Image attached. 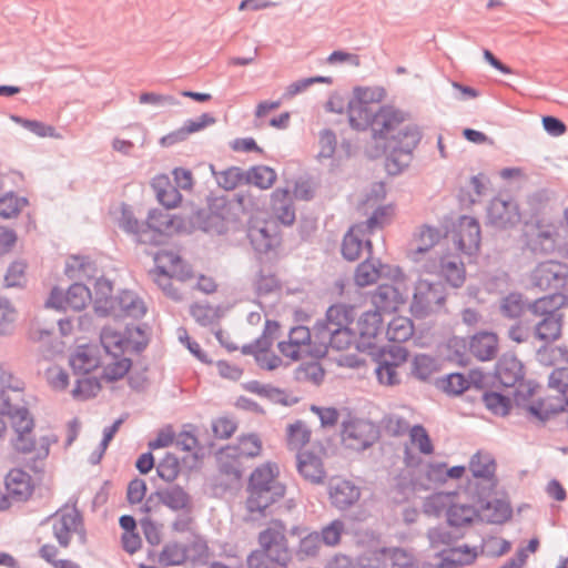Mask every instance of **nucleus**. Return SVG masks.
I'll return each mask as SVG.
<instances>
[{
    "label": "nucleus",
    "instance_id": "f257e3e1",
    "mask_svg": "<svg viewBox=\"0 0 568 568\" xmlns=\"http://www.w3.org/2000/svg\"><path fill=\"white\" fill-rule=\"evenodd\" d=\"M382 87H355L347 104L348 122L356 131L372 130V136L382 145L368 150L369 158L386 154L385 169L389 175H397L406 169L418 146L423 133L418 125L405 124L406 114L392 105H378L385 97Z\"/></svg>",
    "mask_w": 568,
    "mask_h": 568
},
{
    "label": "nucleus",
    "instance_id": "f03ea898",
    "mask_svg": "<svg viewBox=\"0 0 568 568\" xmlns=\"http://www.w3.org/2000/svg\"><path fill=\"white\" fill-rule=\"evenodd\" d=\"M18 390V386L12 388L14 396L9 390L0 392V413L6 415L16 434L10 440L11 446L16 453L22 455L36 452L34 462L43 460L49 456L50 445L55 443L57 438L42 436L37 446L33 436L34 418Z\"/></svg>",
    "mask_w": 568,
    "mask_h": 568
},
{
    "label": "nucleus",
    "instance_id": "7ed1b4c3",
    "mask_svg": "<svg viewBox=\"0 0 568 568\" xmlns=\"http://www.w3.org/2000/svg\"><path fill=\"white\" fill-rule=\"evenodd\" d=\"M286 526L280 519L271 521V526L258 534L260 549L253 550L247 557L250 568H280L286 565L290 554L285 536Z\"/></svg>",
    "mask_w": 568,
    "mask_h": 568
},
{
    "label": "nucleus",
    "instance_id": "20e7f679",
    "mask_svg": "<svg viewBox=\"0 0 568 568\" xmlns=\"http://www.w3.org/2000/svg\"><path fill=\"white\" fill-rule=\"evenodd\" d=\"M232 207L233 203L225 195L207 196L206 207L192 209L187 220L195 229L222 235L229 231V224L236 220Z\"/></svg>",
    "mask_w": 568,
    "mask_h": 568
},
{
    "label": "nucleus",
    "instance_id": "39448f33",
    "mask_svg": "<svg viewBox=\"0 0 568 568\" xmlns=\"http://www.w3.org/2000/svg\"><path fill=\"white\" fill-rule=\"evenodd\" d=\"M445 302L446 291L442 282L419 280L415 284L409 310L416 318H425L432 313L440 311Z\"/></svg>",
    "mask_w": 568,
    "mask_h": 568
},
{
    "label": "nucleus",
    "instance_id": "423d86ee",
    "mask_svg": "<svg viewBox=\"0 0 568 568\" xmlns=\"http://www.w3.org/2000/svg\"><path fill=\"white\" fill-rule=\"evenodd\" d=\"M355 338L356 333L352 326L329 328L325 325H314L315 346L310 349V356L320 359L326 356L328 348L347 349Z\"/></svg>",
    "mask_w": 568,
    "mask_h": 568
},
{
    "label": "nucleus",
    "instance_id": "0eeeda50",
    "mask_svg": "<svg viewBox=\"0 0 568 568\" xmlns=\"http://www.w3.org/2000/svg\"><path fill=\"white\" fill-rule=\"evenodd\" d=\"M530 280L541 291L565 293L568 285V264L554 260L540 262L532 270Z\"/></svg>",
    "mask_w": 568,
    "mask_h": 568
},
{
    "label": "nucleus",
    "instance_id": "6e6552de",
    "mask_svg": "<svg viewBox=\"0 0 568 568\" xmlns=\"http://www.w3.org/2000/svg\"><path fill=\"white\" fill-rule=\"evenodd\" d=\"M367 257L357 265L354 273V282L359 287H365L376 283L379 278L397 280L403 274L398 266L383 264L379 258L372 256V242L365 240Z\"/></svg>",
    "mask_w": 568,
    "mask_h": 568
},
{
    "label": "nucleus",
    "instance_id": "1a4fd4ad",
    "mask_svg": "<svg viewBox=\"0 0 568 568\" xmlns=\"http://www.w3.org/2000/svg\"><path fill=\"white\" fill-rule=\"evenodd\" d=\"M342 439L347 448L362 452L378 439V432L369 422L351 420L343 424Z\"/></svg>",
    "mask_w": 568,
    "mask_h": 568
},
{
    "label": "nucleus",
    "instance_id": "9d476101",
    "mask_svg": "<svg viewBox=\"0 0 568 568\" xmlns=\"http://www.w3.org/2000/svg\"><path fill=\"white\" fill-rule=\"evenodd\" d=\"M243 463L229 449H221L219 475L214 479V487L222 491L232 490L241 485Z\"/></svg>",
    "mask_w": 568,
    "mask_h": 568
},
{
    "label": "nucleus",
    "instance_id": "9b49d317",
    "mask_svg": "<svg viewBox=\"0 0 568 568\" xmlns=\"http://www.w3.org/2000/svg\"><path fill=\"white\" fill-rule=\"evenodd\" d=\"M538 318L539 321L532 325V334L535 338L544 343L537 351V357L539 362L546 363L545 356L548 353V345L561 337L564 315L539 316Z\"/></svg>",
    "mask_w": 568,
    "mask_h": 568
},
{
    "label": "nucleus",
    "instance_id": "f8f14e48",
    "mask_svg": "<svg viewBox=\"0 0 568 568\" xmlns=\"http://www.w3.org/2000/svg\"><path fill=\"white\" fill-rule=\"evenodd\" d=\"M171 224L172 220L168 213L161 210H151L144 221V226L134 236V240L139 244L161 245L164 242V229Z\"/></svg>",
    "mask_w": 568,
    "mask_h": 568
},
{
    "label": "nucleus",
    "instance_id": "ddd939ff",
    "mask_svg": "<svg viewBox=\"0 0 568 568\" xmlns=\"http://www.w3.org/2000/svg\"><path fill=\"white\" fill-rule=\"evenodd\" d=\"M453 239L460 252L467 255L476 254L479 251L481 241L479 222L473 216H462Z\"/></svg>",
    "mask_w": 568,
    "mask_h": 568
},
{
    "label": "nucleus",
    "instance_id": "4468645a",
    "mask_svg": "<svg viewBox=\"0 0 568 568\" xmlns=\"http://www.w3.org/2000/svg\"><path fill=\"white\" fill-rule=\"evenodd\" d=\"M315 346L314 329L298 325L292 327L288 333V341H282L277 344L278 351L285 357L294 361L301 358L302 353L310 355V349Z\"/></svg>",
    "mask_w": 568,
    "mask_h": 568
},
{
    "label": "nucleus",
    "instance_id": "2eb2a0df",
    "mask_svg": "<svg viewBox=\"0 0 568 568\" xmlns=\"http://www.w3.org/2000/svg\"><path fill=\"white\" fill-rule=\"evenodd\" d=\"M518 205L514 201L494 199L487 210L489 224L496 229L506 230L516 226L520 222Z\"/></svg>",
    "mask_w": 568,
    "mask_h": 568
},
{
    "label": "nucleus",
    "instance_id": "dca6fc26",
    "mask_svg": "<svg viewBox=\"0 0 568 568\" xmlns=\"http://www.w3.org/2000/svg\"><path fill=\"white\" fill-rule=\"evenodd\" d=\"M254 251L258 254H268L282 244V236L275 223H263V225L251 226L247 232Z\"/></svg>",
    "mask_w": 568,
    "mask_h": 568
},
{
    "label": "nucleus",
    "instance_id": "f3484780",
    "mask_svg": "<svg viewBox=\"0 0 568 568\" xmlns=\"http://www.w3.org/2000/svg\"><path fill=\"white\" fill-rule=\"evenodd\" d=\"M4 485L7 497L16 503L27 501L34 490L31 476L20 468H13L7 474Z\"/></svg>",
    "mask_w": 568,
    "mask_h": 568
},
{
    "label": "nucleus",
    "instance_id": "a211bd4d",
    "mask_svg": "<svg viewBox=\"0 0 568 568\" xmlns=\"http://www.w3.org/2000/svg\"><path fill=\"white\" fill-rule=\"evenodd\" d=\"M495 377L504 387H515L525 377V367L514 354H504L495 365Z\"/></svg>",
    "mask_w": 568,
    "mask_h": 568
},
{
    "label": "nucleus",
    "instance_id": "6ab92c4d",
    "mask_svg": "<svg viewBox=\"0 0 568 568\" xmlns=\"http://www.w3.org/2000/svg\"><path fill=\"white\" fill-rule=\"evenodd\" d=\"M483 375L478 372H473L467 378L462 373H450L446 376L437 378L435 384L438 388L449 395H460L465 390L469 389L471 385L475 388L483 390L484 385L481 384Z\"/></svg>",
    "mask_w": 568,
    "mask_h": 568
},
{
    "label": "nucleus",
    "instance_id": "aec40b11",
    "mask_svg": "<svg viewBox=\"0 0 568 568\" xmlns=\"http://www.w3.org/2000/svg\"><path fill=\"white\" fill-rule=\"evenodd\" d=\"M112 306L113 308L109 316H113L114 318H140L146 312L143 301L135 293L128 290H124L118 296H114Z\"/></svg>",
    "mask_w": 568,
    "mask_h": 568
},
{
    "label": "nucleus",
    "instance_id": "412c9836",
    "mask_svg": "<svg viewBox=\"0 0 568 568\" xmlns=\"http://www.w3.org/2000/svg\"><path fill=\"white\" fill-rule=\"evenodd\" d=\"M329 500L333 507L347 510L361 498V489L351 480L342 479L329 485Z\"/></svg>",
    "mask_w": 568,
    "mask_h": 568
},
{
    "label": "nucleus",
    "instance_id": "4be33fe9",
    "mask_svg": "<svg viewBox=\"0 0 568 568\" xmlns=\"http://www.w3.org/2000/svg\"><path fill=\"white\" fill-rule=\"evenodd\" d=\"M298 474L314 485L324 483L326 471L320 456L310 450H300L296 454Z\"/></svg>",
    "mask_w": 568,
    "mask_h": 568
},
{
    "label": "nucleus",
    "instance_id": "5701e85b",
    "mask_svg": "<svg viewBox=\"0 0 568 568\" xmlns=\"http://www.w3.org/2000/svg\"><path fill=\"white\" fill-rule=\"evenodd\" d=\"M273 469L270 465H263L257 467L250 476L247 484V504L254 505L256 508L258 507L260 500L262 497V493H265L267 488H271L273 483H277Z\"/></svg>",
    "mask_w": 568,
    "mask_h": 568
},
{
    "label": "nucleus",
    "instance_id": "b1692460",
    "mask_svg": "<svg viewBox=\"0 0 568 568\" xmlns=\"http://www.w3.org/2000/svg\"><path fill=\"white\" fill-rule=\"evenodd\" d=\"M54 523L52 526L53 535L58 540L59 545L67 548L71 541V535L79 525H82L81 513L73 508L70 511L62 513L61 515H54Z\"/></svg>",
    "mask_w": 568,
    "mask_h": 568
},
{
    "label": "nucleus",
    "instance_id": "393cba45",
    "mask_svg": "<svg viewBox=\"0 0 568 568\" xmlns=\"http://www.w3.org/2000/svg\"><path fill=\"white\" fill-rule=\"evenodd\" d=\"M383 329V318L379 311L364 312L357 323L355 333L358 335L359 343L365 347L373 346V341Z\"/></svg>",
    "mask_w": 568,
    "mask_h": 568
},
{
    "label": "nucleus",
    "instance_id": "a878e982",
    "mask_svg": "<svg viewBox=\"0 0 568 568\" xmlns=\"http://www.w3.org/2000/svg\"><path fill=\"white\" fill-rule=\"evenodd\" d=\"M286 488L285 486L277 481L273 483L271 488H267L265 493H262V497L258 498V507L256 508L254 505L247 504V500L245 501V507L248 514L250 520H260L262 518H265L268 515L267 509L275 503H277L280 499H282L285 495Z\"/></svg>",
    "mask_w": 568,
    "mask_h": 568
},
{
    "label": "nucleus",
    "instance_id": "bb28decb",
    "mask_svg": "<svg viewBox=\"0 0 568 568\" xmlns=\"http://www.w3.org/2000/svg\"><path fill=\"white\" fill-rule=\"evenodd\" d=\"M158 501L173 511L192 509V498L190 494L180 485H173L165 489L155 491Z\"/></svg>",
    "mask_w": 568,
    "mask_h": 568
},
{
    "label": "nucleus",
    "instance_id": "cd10ccee",
    "mask_svg": "<svg viewBox=\"0 0 568 568\" xmlns=\"http://www.w3.org/2000/svg\"><path fill=\"white\" fill-rule=\"evenodd\" d=\"M567 296L565 293L561 292H550L548 295L541 296L534 301L529 300L530 315L532 317L564 315L560 312V308L565 306Z\"/></svg>",
    "mask_w": 568,
    "mask_h": 568
},
{
    "label": "nucleus",
    "instance_id": "c85d7f7f",
    "mask_svg": "<svg viewBox=\"0 0 568 568\" xmlns=\"http://www.w3.org/2000/svg\"><path fill=\"white\" fill-rule=\"evenodd\" d=\"M469 352L479 361H490L498 352V336L491 332L475 334L469 342Z\"/></svg>",
    "mask_w": 568,
    "mask_h": 568
},
{
    "label": "nucleus",
    "instance_id": "c756f323",
    "mask_svg": "<svg viewBox=\"0 0 568 568\" xmlns=\"http://www.w3.org/2000/svg\"><path fill=\"white\" fill-rule=\"evenodd\" d=\"M372 301L376 308L384 312H393L406 302V297L403 296L399 288L395 285L379 284L372 296Z\"/></svg>",
    "mask_w": 568,
    "mask_h": 568
},
{
    "label": "nucleus",
    "instance_id": "7c9ffc66",
    "mask_svg": "<svg viewBox=\"0 0 568 568\" xmlns=\"http://www.w3.org/2000/svg\"><path fill=\"white\" fill-rule=\"evenodd\" d=\"M439 275L454 288H459L466 280L464 263L458 256H443L439 260Z\"/></svg>",
    "mask_w": 568,
    "mask_h": 568
},
{
    "label": "nucleus",
    "instance_id": "2f4dec72",
    "mask_svg": "<svg viewBox=\"0 0 568 568\" xmlns=\"http://www.w3.org/2000/svg\"><path fill=\"white\" fill-rule=\"evenodd\" d=\"M271 206L282 224L290 226L295 222V209L287 189H276L272 193Z\"/></svg>",
    "mask_w": 568,
    "mask_h": 568
},
{
    "label": "nucleus",
    "instance_id": "473e14b6",
    "mask_svg": "<svg viewBox=\"0 0 568 568\" xmlns=\"http://www.w3.org/2000/svg\"><path fill=\"white\" fill-rule=\"evenodd\" d=\"M355 318V307L346 304H335L327 308L325 318L315 325H325L329 328L352 326Z\"/></svg>",
    "mask_w": 568,
    "mask_h": 568
},
{
    "label": "nucleus",
    "instance_id": "72a5a7b5",
    "mask_svg": "<svg viewBox=\"0 0 568 568\" xmlns=\"http://www.w3.org/2000/svg\"><path fill=\"white\" fill-rule=\"evenodd\" d=\"M499 311L503 317L519 320L526 312L530 314L529 300L519 292H510L500 300Z\"/></svg>",
    "mask_w": 568,
    "mask_h": 568
},
{
    "label": "nucleus",
    "instance_id": "f704fd0d",
    "mask_svg": "<svg viewBox=\"0 0 568 568\" xmlns=\"http://www.w3.org/2000/svg\"><path fill=\"white\" fill-rule=\"evenodd\" d=\"M245 389L267 398L272 403L291 406L298 402L296 397H290L287 393L270 384H261L258 381H251L245 384Z\"/></svg>",
    "mask_w": 568,
    "mask_h": 568
},
{
    "label": "nucleus",
    "instance_id": "c9c22d12",
    "mask_svg": "<svg viewBox=\"0 0 568 568\" xmlns=\"http://www.w3.org/2000/svg\"><path fill=\"white\" fill-rule=\"evenodd\" d=\"M363 226H352L343 237L341 252L345 260L356 261L359 258L365 241L363 240Z\"/></svg>",
    "mask_w": 568,
    "mask_h": 568
},
{
    "label": "nucleus",
    "instance_id": "e433bc0d",
    "mask_svg": "<svg viewBox=\"0 0 568 568\" xmlns=\"http://www.w3.org/2000/svg\"><path fill=\"white\" fill-rule=\"evenodd\" d=\"M112 282L99 278L94 284V311L99 316H109L114 300Z\"/></svg>",
    "mask_w": 568,
    "mask_h": 568
},
{
    "label": "nucleus",
    "instance_id": "4c0bfd02",
    "mask_svg": "<svg viewBox=\"0 0 568 568\" xmlns=\"http://www.w3.org/2000/svg\"><path fill=\"white\" fill-rule=\"evenodd\" d=\"M152 187L156 193L158 201L166 209H172L181 201V194L168 176L159 175L153 179Z\"/></svg>",
    "mask_w": 568,
    "mask_h": 568
},
{
    "label": "nucleus",
    "instance_id": "58836bf2",
    "mask_svg": "<svg viewBox=\"0 0 568 568\" xmlns=\"http://www.w3.org/2000/svg\"><path fill=\"white\" fill-rule=\"evenodd\" d=\"M478 515V510L468 504L452 503L446 510L447 523L455 528L470 525Z\"/></svg>",
    "mask_w": 568,
    "mask_h": 568
},
{
    "label": "nucleus",
    "instance_id": "ea45409f",
    "mask_svg": "<svg viewBox=\"0 0 568 568\" xmlns=\"http://www.w3.org/2000/svg\"><path fill=\"white\" fill-rule=\"evenodd\" d=\"M439 240V232L435 227L423 225L417 233H415L413 241L409 244V251L415 260L419 254L428 252Z\"/></svg>",
    "mask_w": 568,
    "mask_h": 568
},
{
    "label": "nucleus",
    "instance_id": "a19ab883",
    "mask_svg": "<svg viewBox=\"0 0 568 568\" xmlns=\"http://www.w3.org/2000/svg\"><path fill=\"white\" fill-rule=\"evenodd\" d=\"M131 337L124 334L103 329L101 333V344L105 352L113 358L123 356L129 351Z\"/></svg>",
    "mask_w": 568,
    "mask_h": 568
},
{
    "label": "nucleus",
    "instance_id": "79ce46f5",
    "mask_svg": "<svg viewBox=\"0 0 568 568\" xmlns=\"http://www.w3.org/2000/svg\"><path fill=\"white\" fill-rule=\"evenodd\" d=\"M99 358L92 353L88 345H81L70 358V365L75 375H88L99 366Z\"/></svg>",
    "mask_w": 568,
    "mask_h": 568
},
{
    "label": "nucleus",
    "instance_id": "37998d69",
    "mask_svg": "<svg viewBox=\"0 0 568 568\" xmlns=\"http://www.w3.org/2000/svg\"><path fill=\"white\" fill-rule=\"evenodd\" d=\"M225 448L242 460L243 458L258 456L262 450V443L257 435L248 434L240 436L236 445L226 446Z\"/></svg>",
    "mask_w": 568,
    "mask_h": 568
},
{
    "label": "nucleus",
    "instance_id": "c03bdc74",
    "mask_svg": "<svg viewBox=\"0 0 568 568\" xmlns=\"http://www.w3.org/2000/svg\"><path fill=\"white\" fill-rule=\"evenodd\" d=\"M276 179L277 174L274 169L267 165H256L245 171L244 182L267 190L273 186Z\"/></svg>",
    "mask_w": 568,
    "mask_h": 568
},
{
    "label": "nucleus",
    "instance_id": "a18cd8bd",
    "mask_svg": "<svg viewBox=\"0 0 568 568\" xmlns=\"http://www.w3.org/2000/svg\"><path fill=\"white\" fill-rule=\"evenodd\" d=\"M439 362L427 354H417L413 361L412 374L419 381L427 382L430 377L439 372Z\"/></svg>",
    "mask_w": 568,
    "mask_h": 568
},
{
    "label": "nucleus",
    "instance_id": "49530a36",
    "mask_svg": "<svg viewBox=\"0 0 568 568\" xmlns=\"http://www.w3.org/2000/svg\"><path fill=\"white\" fill-rule=\"evenodd\" d=\"M414 334L413 322L408 317L398 316L393 318L386 331L390 342L400 344L408 341Z\"/></svg>",
    "mask_w": 568,
    "mask_h": 568
},
{
    "label": "nucleus",
    "instance_id": "de8ad7c7",
    "mask_svg": "<svg viewBox=\"0 0 568 568\" xmlns=\"http://www.w3.org/2000/svg\"><path fill=\"white\" fill-rule=\"evenodd\" d=\"M481 400L485 407L494 415L506 416L511 409L510 398L499 392L484 390L481 393Z\"/></svg>",
    "mask_w": 568,
    "mask_h": 568
},
{
    "label": "nucleus",
    "instance_id": "09e8293b",
    "mask_svg": "<svg viewBox=\"0 0 568 568\" xmlns=\"http://www.w3.org/2000/svg\"><path fill=\"white\" fill-rule=\"evenodd\" d=\"M325 371L322 365L316 361L302 363L294 371V378L298 383H312L320 385L324 379Z\"/></svg>",
    "mask_w": 568,
    "mask_h": 568
},
{
    "label": "nucleus",
    "instance_id": "8fccbe9b",
    "mask_svg": "<svg viewBox=\"0 0 568 568\" xmlns=\"http://www.w3.org/2000/svg\"><path fill=\"white\" fill-rule=\"evenodd\" d=\"M469 469L475 478L491 479L495 475L496 464L490 455L476 453L470 459Z\"/></svg>",
    "mask_w": 568,
    "mask_h": 568
},
{
    "label": "nucleus",
    "instance_id": "3c124183",
    "mask_svg": "<svg viewBox=\"0 0 568 568\" xmlns=\"http://www.w3.org/2000/svg\"><path fill=\"white\" fill-rule=\"evenodd\" d=\"M149 274L168 297L175 302L182 301V294L174 287L172 277L164 266L158 265L154 270H151Z\"/></svg>",
    "mask_w": 568,
    "mask_h": 568
},
{
    "label": "nucleus",
    "instance_id": "603ef678",
    "mask_svg": "<svg viewBox=\"0 0 568 568\" xmlns=\"http://www.w3.org/2000/svg\"><path fill=\"white\" fill-rule=\"evenodd\" d=\"M91 298L90 290L82 283H73L65 292L67 306L73 311H81Z\"/></svg>",
    "mask_w": 568,
    "mask_h": 568
},
{
    "label": "nucleus",
    "instance_id": "864d4df0",
    "mask_svg": "<svg viewBox=\"0 0 568 568\" xmlns=\"http://www.w3.org/2000/svg\"><path fill=\"white\" fill-rule=\"evenodd\" d=\"M287 445L292 449H301L311 438V430L302 420L290 424L286 428Z\"/></svg>",
    "mask_w": 568,
    "mask_h": 568
},
{
    "label": "nucleus",
    "instance_id": "5fc2aeb1",
    "mask_svg": "<svg viewBox=\"0 0 568 568\" xmlns=\"http://www.w3.org/2000/svg\"><path fill=\"white\" fill-rule=\"evenodd\" d=\"M484 508L490 511L487 516V520L490 524L501 525L508 521L513 516L511 506L503 499L496 498L493 501H487Z\"/></svg>",
    "mask_w": 568,
    "mask_h": 568
},
{
    "label": "nucleus",
    "instance_id": "6e6d98bb",
    "mask_svg": "<svg viewBox=\"0 0 568 568\" xmlns=\"http://www.w3.org/2000/svg\"><path fill=\"white\" fill-rule=\"evenodd\" d=\"M212 168V172L216 178V181L221 187H223L226 191L234 190L241 183L244 182L245 179V171H243L241 168L237 166H231L224 171L215 172L214 168Z\"/></svg>",
    "mask_w": 568,
    "mask_h": 568
},
{
    "label": "nucleus",
    "instance_id": "4d7b16f0",
    "mask_svg": "<svg viewBox=\"0 0 568 568\" xmlns=\"http://www.w3.org/2000/svg\"><path fill=\"white\" fill-rule=\"evenodd\" d=\"M102 386L97 377L78 378L75 387L72 389V396L77 399H89L95 397L101 390Z\"/></svg>",
    "mask_w": 568,
    "mask_h": 568
},
{
    "label": "nucleus",
    "instance_id": "13d9d810",
    "mask_svg": "<svg viewBox=\"0 0 568 568\" xmlns=\"http://www.w3.org/2000/svg\"><path fill=\"white\" fill-rule=\"evenodd\" d=\"M408 355L407 348L397 344L379 348L375 361L388 362L390 366L399 367L407 361Z\"/></svg>",
    "mask_w": 568,
    "mask_h": 568
},
{
    "label": "nucleus",
    "instance_id": "bf43d9fd",
    "mask_svg": "<svg viewBox=\"0 0 568 568\" xmlns=\"http://www.w3.org/2000/svg\"><path fill=\"white\" fill-rule=\"evenodd\" d=\"M156 473L166 483H173L180 474V463L172 453H166L156 466Z\"/></svg>",
    "mask_w": 568,
    "mask_h": 568
},
{
    "label": "nucleus",
    "instance_id": "052dcab7",
    "mask_svg": "<svg viewBox=\"0 0 568 568\" xmlns=\"http://www.w3.org/2000/svg\"><path fill=\"white\" fill-rule=\"evenodd\" d=\"M345 532V523L341 519H335L323 526L318 531L323 545L334 547L341 542L342 535Z\"/></svg>",
    "mask_w": 568,
    "mask_h": 568
},
{
    "label": "nucleus",
    "instance_id": "680f3d73",
    "mask_svg": "<svg viewBox=\"0 0 568 568\" xmlns=\"http://www.w3.org/2000/svg\"><path fill=\"white\" fill-rule=\"evenodd\" d=\"M186 549L178 542L165 545L162 549L159 561L164 566H178L186 560Z\"/></svg>",
    "mask_w": 568,
    "mask_h": 568
},
{
    "label": "nucleus",
    "instance_id": "e2e57ef3",
    "mask_svg": "<svg viewBox=\"0 0 568 568\" xmlns=\"http://www.w3.org/2000/svg\"><path fill=\"white\" fill-rule=\"evenodd\" d=\"M113 359L114 362L108 364L103 371V377L108 382H115L121 379L129 373L132 366V361L128 357L121 356L119 358Z\"/></svg>",
    "mask_w": 568,
    "mask_h": 568
},
{
    "label": "nucleus",
    "instance_id": "0e129e2a",
    "mask_svg": "<svg viewBox=\"0 0 568 568\" xmlns=\"http://www.w3.org/2000/svg\"><path fill=\"white\" fill-rule=\"evenodd\" d=\"M27 203L26 197H18L13 193H8L0 197V216L3 219L17 216Z\"/></svg>",
    "mask_w": 568,
    "mask_h": 568
},
{
    "label": "nucleus",
    "instance_id": "69168bd1",
    "mask_svg": "<svg viewBox=\"0 0 568 568\" xmlns=\"http://www.w3.org/2000/svg\"><path fill=\"white\" fill-rule=\"evenodd\" d=\"M320 152L317 159H332L337 145L336 134L331 129H324L320 132L318 136Z\"/></svg>",
    "mask_w": 568,
    "mask_h": 568
},
{
    "label": "nucleus",
    "instance_id": "338daca9",
    "mask_svg": "<svg viewBox=\"0 0 568 568\" xmlns=\"http://www.w3.org/2000/svg\"><path fill=\"white\" fill-rule=\"evenodd\" d=\"M281 288V283L275 274L265 273L264 270H260L255 281V290L257 295H268Z\"/></svg>",
    "mask_w": 568,
    "mask_h": 568
},
{
    "label": "nucleus",
    "instance_id": "774afa93",
    "mask_svg": "<svg viewBox=\"0 0 568 568\" xmlns=\"http://www.w3.org/2000/svg\"><path fill=\"white\" fill-rule=\"evenodd\" d=\"M382 424L386 434L394 437L403 436L409 429L408 422L396 414L386 415L383 418Z\"/></svg>",
    "mask_w": 568,
    "mask_h": 568
}]
</instances>
